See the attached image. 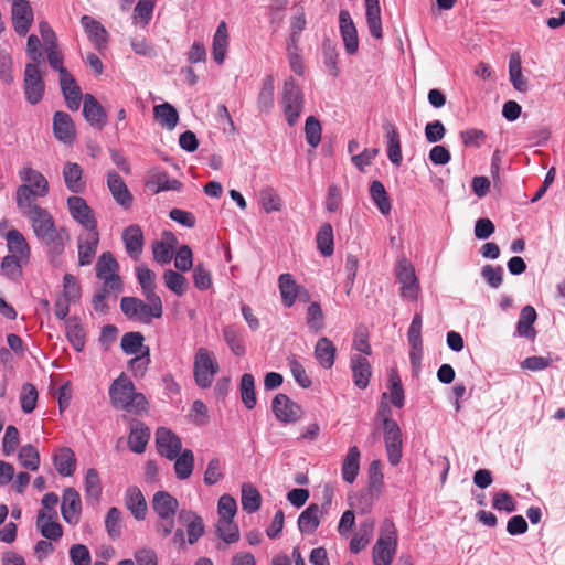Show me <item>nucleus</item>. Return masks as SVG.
<instances>
[{"mask_svg":"<svg viewBox=\"0 0 565 565\" xmlns=\"http://www.w3.org/2000/svg\"><path fill=\"white\" fill-rule=\"evenodd\" d=\"M275 102V83L273 76H267L259 92L257 104L262 113H269Z\"/></svg>","mask_w":565,"mask_h":565,"instance_id":"nucleus-51","label":"nucleus"},{"mask_svg":"<svg viewBox=\"0 0 565 565\" xmlns=\"http://www.w3.org/2000/svg\"><path fill=\"white\" fill-rule=\"evenodd\" d=\"M56 471L63 477H70L75 472L76 458L74 451L68 447L61 448L53 457Z\"/></svg>","mask_w":565,"mask_h":565,"instance_id":"nucleus-40","label":"nucleus"},{"mask_svg":"<svg viewBox=\"0 0 565 565\" xmlns=\"http://www.w3.org/2000/svg\"><path fill=\"white\" fill-rule=\"evenodd\" d=\"M259 202L266 213L278 212L281 209L280 198L270 186L260 190Z\"/></svg>","mask_w":565,"mask_h":565,"instance_id":"nucleus-58","label":"nucleus"},{"mask_svg":"<svg viewBox=\"0 0 565 565\" xmlns=\"http://www.w3.org/2000/svg\"><path fill=\"white\" fill-rule=\"evenodd\" d=\"M242 508L247 513H254L260 508L262 497L259 491L250 483L242 486Z\"/></svg>","mask_w":565,"mask_h":565,"instance_id":"nucleus-52","label":"nucleus"},{"mask_svg":"<svg viewBox=\"0 0 565 565\" xmlns=\"http://www.w3.org/2000/svg\"><path fill=\"white\" fill-rule=\"evenodd\" d=\"M82 501L79 493L74 488H66L62 495L61 512L65 522L75 525L79 521Z\"/></svg>","mask_w":565,"mask_h":565,"instance_id":"nucleus-19","label":"nucleus"},{"mask_svg":"<svg viewBox=\"0 0 565 565\" xmlns=\"http://www.w3.org/2000/svg\"><path fill=\"white\" fill-rule=\"evenodd\" d=\"M223 337L225 342L230 347L231 351L235 355L241 356L245 353V345L243 339L233 327H225L223 329Z\"/></svg>","mask_w":565,"mask_h":565,"instance_id":"nucleus-63","label":"nucleus"},{"mask_svg":"<svg viewBox=\"0 0 565 565\" xmlns=\"http://www.w3.org/2000/svg\"><path fill=\"white\" fill-rule=\"evenodd\" d=\"M53 132L57 140L71 143L75 138V126L67 113L56 111L53 116Z\"/></svg>","mask_w":565,"mask_h":565,"instance_id":"nucleus-27","label":"nucleus"},{"mask_svg":"<svg viewBox=\"0 0 565 565\" xmlns=\"http://www.w3.org/2000/svg\"><path fill=\"white\" fill-rule=\"evenodd\" d=\"M21 213L29 220L35 237L45 246L51 259L61 256L71 239L67 228L56 226L52 214L42 206Z\"/></svg>","mask_w":565,"mask_h":565,"instance_id":"nucleus-1","label":"nucleus"},{"mask_svg":"<svg viewBox=\"0 0 565 565\" xmlns=\"http://www.w3.org/2000/svg\"><path fill=\"white\" fill-rule=\"evenodd\" d=\"M23 88L25 99L31 105H36L42 100L45 84L39 65H35V63H28L25 65Z\"/></svg>","mask_w":565,"mask_h":565,"instance_id":"nucleus-10","label":"nucleus"},{"mask_svg":"<svg viewBox=\"0 0 565 565\" xmlns=\"http://www.w3.org/2000/svg\"><path fill=\"white\" fill-rule=\"evenodd\" d=\"M395 276L401 285V297L405 300L416 301L420 294V286L413 265L406 258L397 262Z\"/></svg>","mask_w":565,"mask_h":565,"instance_id":"nucleus-8","label":"nucleus"},{"mask_svg":"<svg viewBox=\"0 0 565 565\" xmlns=\"http://www.w3.org/2000/svg\"><path fill=\"white\" fill-rule=\"evenodd\" d=\"M122 241L127 254L135 260H138L143 250V232L137 224L129 225L122 231Z\"/></svg>","mask_w":565,"mask_h":565,"instance_id":"nucleus-22","label":"nucleus"},{"mask_svg":"<svg viewBox=\"0 0 565 565\" xmlns=\"http://www.w3.org/2000/svg\"><path fill=\"white\" fill-rule=\"evenodd\" d=\"M19 178L22 184L17 189L15 201L20 212L39 206L35 203L36 199L44 198L49 193L50 188L46 178L31 167L22 168L19 171Z\"/></svg>","mask_w":565,"mask_h":565,"instance_id":"nucleus-2","label":"nucleus"},{"mask_svg":"<svg viewBox=\"0 0 565 565\" xmlns=\"http://www.w3.org/2000/svg\"><path fill=\"white\" fill-rule=\"evenodd\" d=\"M383 130L386 138L387 157L393 164L398 167L402 163L403 157L397 128L393 122L386 121L383 124Z\"/></svg>","mask_w":565,"mask_h":565,"instance_id":"nucleus-29","label":"nucleus"},{"mask_svg":"<svg viewBox=\"0 0 565 565\" xmlns=\"http://www.w3.org/2000/svg\"><path fill=\"white\" fill-rule=\"evenodd\" d=\"M107 186L114 200L124 209H129L132 204V194L128 190L125 181L116 171H109L107 174Z\"/></svg>","mask_w":565,"mask_h":565,"instance_id":"nucleus-23","label":"nucleus"},{"mask_svg":"<svg viewBox=\"0 0 565 565\" xmlns=\"http://www.w3.org/2000/svg\"><path fill=\"white\" fill-rule=\"evenodd\" d=\"M339 29L347 53L350 55L356 53L359 49L358 31L348 10L339 12Z\"/></svg>","mask_w":565,"mask_h":565,"instance_id":"nucleus-18","label":"nucleus"},{"mask_svg":"<svg viewBox=\"0 0 565 565\" xmlns=\"http://www.w3.org/2000/svg\"><path fill=\"white\" fill-rule=\"evenodd\" d=\"M218 370V363L213 354L205 348H199L193 364V374L198 386L201 388L210 387Z\"/></svg>","mask_w":565,"mask_h":565,"instance_id":"nucleus-7","label":"nucleus"},{"mask_svg":"<svg viewBox=\"0 0 565 565\" xmlns=\"http://www.w3.org/2000/svg\"><path fill=\"white\" fill-rule=\"evenodd\" d=\"M154 119L166 129L173 130L179 121L178 110L169 103L153 107Z\"/></svg>","mask_w":565,"mask_h":565,"instance_id":"nucleus-41","label":"nucleus"},{"mask_svg":"<svg viewBox=\"0 0 565 565\" xmlns=\"http://www.w3.org/2000/svg\"><path fill=\"white\" fill-rule=\"evenodd\" d=\"M150 438V430L141 423L131 426L128 437V446L131 451L142 454Z\"/></svg>","mask_w":565,"mask_h":565,"instance_id":"nucleus-42","label":"nucleus"},{"mask_svg":"<svg viewBox=\"0 0 565 565\" xmlns=\"http://www.w3.org/2000/svg\"><path fill=\"white\" fill-rule=\"evenodd\" d=\"M143 341L145 338L140 332H127L121 338L120 347L125 354L138 355L147 348Z\"/></svg>","mask_w":565,"mask_h":565,"instance_id":"nucleus-49","label":"nucleus"},{"mask_svg":"<svg viewBox=\"0 0 565 565\" xmlns=\"http://www.w3.org/2000/svg\"><path fill=\"white\" fill-rule=\"evenodd\" d=\"M67 207L71 216L86 231L97 228V222L93 210L83 198L77 195L70 196L67 199Z\"/></svg>","mask_w":565,"mask_h":565,"instance_id":"nucleus-14","label":"nucleus"},{"mask_svg":"<svg viewBox=\"0 0 565 565\" xmlns=\"http://www.w3.org/2000/svg\"><path fill=\"white\" fill-rule=\"evenodd\" d=\"M66 337L72 347L81 352L85 345V333L81 324L75 319L66 322Z\"/></svg>","mask_w":565,"mask_h":565,"instance_id":"nucleus-57","label":"nucleus"},{"mask_svg":"<svg viewBox=\"0 0 565 565\" xmlns=\"http://www.w3.org/2000/svg\"><path fill=\"white\" fill-rule=\"evenodd\" d=\"M12 24L19 35H26L33 23V10L26 0H13Z\"/></svg>","mask_w":565,"mask_h":565,"instance_id":"nucleus-16","label":"nucleus"},{"mask_svg":"<svg viewBox=\"0 0 565 565\" xmlns=\"http://www.w3.org/2000/svg\"><path fill=\"white\" fill-rule=\"evenodd\" d=\"M156 446L158 452L169 460H173L182 452V443L179 436L166 427H160L156 431Z\"/></svg>","mask_w":565,"mask_h":565,"instance_id":"nucleus-13","label":"nucleus"},{"mask_svg":"<svg viewBox=\"0 0 565 565\" xmlns=\"http://www.w3.org/2000/svg\"><path fill=\"white\" fill-rule=\"evenodd\" d=\"M152 507L159 519H173L179 508V502L169 492L158 491L153 495Z\"/></svg>","mask_w":565,"mask_h":565,"instance_id":"nucleus-30","label":"nucleus"},{"mask_svg":"<svg viewBox=\"0 0 565 565\" xmlns=\"http://www.w3.org/2000/svg\"><path fill=\"white\" fill-rule=\"evenodd\" d=\"M58 81L67 108L73 111L78 110L82 100V90L76 79L70 72H63V74L58 76Z\"/></svg>","mask_w":565,"mask_h":565,"instance_id":"nucleus-20","label":"nucleus"},{"mask_svg":"<svg viewBox=\"0 0 565 565\" xmlns=\"http://www.w3.org/2000/svg\"><path fill=\"white\" fill-rule=\"evenodd\" d=\"M36 527L41 534L52 541H57L63 535V529L60 523L53 520V515L40 510L36 518Z\"/></svg>","mask_w":565,"mask_h":565,"instance_id":"nucleus-37","label":"nucleus"},{"mask_svg":"<svg viewBox=\"0 0 565 565\" xmlns=\"http://www.w3.org/2000/svg\"><path fill=\"white\" fill-rule=\"evenodd\" d=\"M217 532L222 540L227 544L235 543L239 539L238 526L233 522V520L218 519Z\"/></svg>","mask_w":565,"mask_h":565,"instance_id":"nucleus-62","label":"nucleus"},{"mask_svg":"<svg viewBox=\"0 0 565 565\" xmlns=\"http://www.w3.org/2000/svg\"><path fill=\"white\" fill-rule=\"evenodd\" d=\"M398 535L394 522L385 519L372 548L373 565H391L397 551Z\"/></svg>","mask_w":565,"mask_h":565,"instance_id":"nucleus-5","label":"nucleus"},{"mask_svg":"<svg viewBox=\"0 0 565 565\" xmlns=\"http://www.w3.org/2000/svg\"><path fill=\"white\" fill-rule=\"evenodd\" d=\"M361 451L356 446H351L342 461L341 476L347 483H353L360 471Z\"/></svg>","mask_w":565,"mask_h":565,"instance_id":"nucleus-34","label":"nucleus"},{"mask_svg":"<svg viewBox=\"0 0 565 565\" xmlns=\"http://www.w3.org/2000/svg\"><path fill=\"white\" fill-rule=\"evenodd\" d=\"M509 79L518 92H527L529 81L522 73V61L518 52L512 53L509 58Z\"/></svg>","mask_w":565,"mask_h":565,"instance_id":"nucleus-38","label":"nucleus"},{"mask_svg":"<svg viewBox=\"0 0 565 565\" xmlns=\"http://www.w3.org/2000/svg\"><path fill=\"white\" fill-rule=\"evenodd\" d=\"M99 243L97 228L87 230L78 236V264L88 266L93 263Z\"/></svg>","mask_w":565,"mask_h":565,"instance_id":"nucleus-17","label":"nucleus"},{"mask_svg":"<svg viewBox=\"0 0 565 565\" xmlns=\"http://www.w3.org/2000/svg\"><path fill=\"white\" fill-rule=\"evenodd\" d=\"M370 196L383 215H388L391 213V201L382 182L375 180L371 183Z\"/></svg>","mask_w":565,"mask_h":565,"instance_id":"nucleus-47","label":"nucleus"},{"mask_svg":"<svg viewBox=\"0 0 565 565\" xmlns=\"http://www.w3.org/2000/svg\"><path fill=\"white\" fill-rule=\"evenodd\" d=\"M63 179L66 188L73 193H82L85 190L83 169L78 163L66 162L63 167Z\"/></svg>","mask_w":565,"mask_h":565,"instance_id":"nucleus-36","label":"nucleus"},{"mask_svg":"<svg viewBox=\"0 0 565 565\" xmlns=\"http://www.w3.org/2000/svg\"><path fill=\"white\" fill-rule=\"evenodd\" d=\"M536 319V311L531 306H525L519 317L518 321V332L522 337H531L534 334V330L532 328V324L534 323Z\"/></svg>","mask_w":565,"mask_h":565,"instance_id":"nucleus-56","label":"nucleus"},{"mask_svg":"<svg viewBox=\"0 0 565 565\" xmlns=\"http://www.w3.org/2000/svg\"><path fill=\"white\" fill-rule=\"evenodd\" d=\"M102 494V482L96 469L89 468L85 475V495L86 500L97 503Z\"/></svg>","mask_w":565,"mask_h":565,"instance_id":"nucleus-48","label":"nucleus"},{"mask_svg":"<svg viewBox=\"0 0 565 565\" xmlns=\"http://www.w3.org/2000/svg\"><path fill=\"white\" fill-rule=\"evenodd\" d=\"M83 100V116L86 121L96 128L104 127L107 116L98 100L90 94H86Z\"/></svg>","mask_w":565,"mask_h":565,"instance_id":"nucleus-26","label":"nucleus"},{"mask_svg":"<svg viewBox=\"0 0 565 565\" xmlns=\"http://www.w3.org/2000/svg\"><path fill=\"white\" fill-rule=\"evenodd\" d=\"M321 131H322L321 125L316 117L310 116L306 119V124H305L306 140L312 148H317L318 145L320 143Z\"/></svg>","mask_w":565,"mask_h":565,"instance_id":"nucleus-64","label":"nucleus"},{"mask_svg":"<svg viewBox=\"0 0 565 565\" xmlns=\"http://www.w3.org/2000/svg\"><path fill=\"white\" fill-rule=\"evenodd\" d=\"M353 383L361 390L367 387L372 375L371 364L365 356L352 355L350 360Z\"/></svg>","mask_w":565,"mask_h":565,"instance_id":"nucleus-31","label":"nucleus"},{"mask_svg":"<svg viewBox=\"0 0 565 565\" xmlns=\"http://www.w3.org/2000/svg\"><path fill=\"white\" fill-rule=\"evenodd\" d=\"M147 301L136 297H122L120 309L122 313L131 320L142 323H150L152 319L162 317L163 307L160 297L145 296Z\"/></svg>","mask_w":565,"mask_h":565,"instance_id":"nucleus-4","label":"nucleus"},{"mask_svg":"<svg viewBox=\"0 0 565 565\" xmlns=\"http://www.w3.org/2000/svg\"><path fill=\"white\" fill-rule=\"evenodd\" d=\"M174 460V472L179 480H186L194 469V455L191 449H183Z\"/></svg>","mask_w":565,"mask_h":565,"instance_id":"nucleus-46","label":"nucleus"},{"mask_svg":"<svg viewBox=\"0 0 565 565\" xmlns=\"http://www.w3.org/2000/svg\"><path fill=\"white\" fill-rule=\"evenodd\" d=\"M177 243V237L171 232H164L162 239L152 243L153 259L160 265L169 264L173 258Z\"/></svg>","mask_w":565,"mask_h":565,"instance_id":"nucleus-24","label":"nucleus"},{"mask_svg":"<svg viewBox=\"0 0 565 565\" xmlns=\"http://www.w3.org/2000/svg\"><path fill=\"white\" fill-rule=\"evenodd\" d=\"M306 322L308 328L315 333L324 328V316L320 303L311 302L307 309Z\"/></svg>","mask_w":565,"mask_h":565,"instance_id":"nucleus-60","label":"nucleus"},{"mask_svg":"<svg viewBox=\"0 0 565 565\" xmlns=\"http://www.w3.org/2000/svg\"><path fill=\"white\" fill-rule=\"evenodd\" d=\"M313 354L319 365L329 370L334 364L337 348L329 338L322 337L317 341Z\"/></svg>","mask_w":565,"mask_h":565,"instance_id":"nucleus-35","label":"nucleus"},{"mask_svg":"<svg viewBox=\"0 0 565 565\" xmlns=\"http://www.w3.org/2000/svg\"><path fill=\"white\" fill-rule=\"evenodd\" d=\"M163 280L167 288L178 296H182L186 290V278L178 271L167 269L163 273Z\"/></svg>","mask_w":565,"mask_h":565,"instance_id":"nucleus-59","label":"nucleus"},{"mask_svg":"<svg viewBox=\"0 0 565 565\" xmlns=\"http://www.w3.org/2000/svg\"><path fill=\"white\" fill-rule=\"evenodd\" d=\"M366 22L370 33L375 39L382 38V21L379 0H365Z\"/></svg>","mask_w":565,"mask_h":565,"instance_id":"nucleus-43","label":"nucleus"},{"mask_svg":"<svg viewBox=\"0 0 565 565\" xmlns=\"http://www.w3.org/2000/svg\"><path fill=\"white\" fill-rule=\"evenodd\" d=\"M119 264L109 253H103L96 263V276L103 280L106 290L121 291L122 284L118 275Z\"/></svg>","mask_w":565,"mask_h":565,"instance_id":"nucleus-9","label":"nucleus"},{"mask_svg":"<svg viewBox=\"0 0 565 565\" xmlns=\"http://www.w3.org/2000/svg\"><path fill=\"white\" fill-rule=\"evenodd\" d=\"M81 25L96 50L102 51L106 49L108 43V32L99 21L89 15H83L81 18Z\"/></svg>","mask_w":565,"mask_h":565,"instance_id":"nucleus-21","label":"nucleus"},{"mask_svg":"<svg viewBox=\"0 0 565 565\" xmlns=\"http://www.w3.org/2000/svg\"><path fill=\"white\" fill-rule=\"evenodd\" d=\"M230 45L227 24L221 21L216 28L212 41V56L216 64L222 65L225 61Z\"/></svg>","mask_w":565,"mask_h":565,"instance_id":"nucleus-28","label":"nucleus"},{"mask_svg":"<svg viewBox=\"0 0 565 565\" xmlns=\"http://www.w3.org/2000/svg\"><path fill=\"white\" fill-rule=\"evenodd\" d=\"M20 402L23 413L30 414L35 409L38 402V390L33 384L25 383L22 386Z\"/></svg>","mask_w":565,"mask_h":565,"instance_id":"nucleus-61","label":"nucleus"},{"mask_svg":"<svg viewBox=\"0 0 565 565\" xmlns=\"http://www.w3.org/2000/svg\"><path fill=\"white\" fill-rule=\"evenodd\" d=\"M22 467L35 471L40 466V455L36 448L30 444L22 446L18 454Z\"/></svg>","mask_w":565,"mask_h":565,"instance_id":"nucleus-55","label":"nucleus"},{"mask_svg":"<svg viewBox=\"0 0 565 565\" xmlns=\"http://www.w3.org/2000/svg\"><path fill=\"white\" fill-rule=\"evenodd\" d=\"M136 275L143 296L159 297L156 294V275L151 269L146 266H139L136 268Z\"/></svg>","mask_w":565,"mask_h":565,"instance_id":"nucleus-54","label":"nucleus"},{"mask_svg":"<svg viewBox=\"0 0 565 565\" xmlns=\"http://www.w3.org/2000/svg\"><path fill=\"white\" fill-rule=\"evenodd\" d=\"M281 103L287 122L289 126L296 125L302 111L305 98L301 88L292 77L284 83Z\"/></svg>","mask_w":565,"mask_h":565,"instance_id":"nucleus-6","label":"nucleus"},{"mask_svg":"<svg viewBox=\"0 0 565 565\" xmlns=\"http://www.w3.org/2000/svg\"><path fill=\"white\" fill-rule=\"evenodd\" d=\"M271 411L277 420L284 424L298 422L302 416V408L286 394H277L271 402Z\"/></svg>","mask_w":565,"mask_h":565,"instance_id":"nucleus-11","label":"nucleus"},{"mask_svg":"<svg viewBox=\"0 0 565 565\" xmlns=\"http://www.w3.org/2000/svg\"><path fill=\"white\" fill-rule=\"evenodd\" d=\"M278 288L281 297V302L286 308H291L298 298L306 296L310 298L308 290L297 284L291 274L285 273L278 277Z\"/></svg>","mask_w":565,"mask_h":565,"instance_id":"nucleus-12","label":"nucleus"},{"mask_svg":"<svg viewBox=\"0 0 565 565\" xmlns=\"http://www.w3.org/2000/svg\"><path fill=\"white\" fill-rule=\"evenodd\" d=\"M29 263V259H20L13 255H7L2 258L0 269L1 274L12 281H18L22 277V268Z\"/></svg>","mask_w":565,"mask_h":565,"instance_id":"nucleus-44","label":"nucleus"},{"mask_svg":"<svg viewBox=\"0 0 565 565\" xmlns=\"http://www.w3.org/2000/svg\"><path fill=\"white\" fill-rule=\"evenodd\" d=\"M387 388L388 393L384 392L382 395V399H386L387 397H390L391 403L395 407L402 408L405 403V395L401 377L397 371L394 369L391 370L388 373Z\"/></svg>","mask_w":565,"mask_h":565,"instance_id":"nucleus-39","label":"nucleus"},{"mask_svg":"<svg viewBox=\"0 0 565 565\" xmlns=\"http://www.w3.org/2000/svg\"><path fill=\"white\" fill-rule=\"evenodd\" d=\"M180 519L188 522L186 532L188 541L190 544H194L204 534V524L201 516L191 511H182Z\"/></svg>","mask_w":565,"mask_h":565,"instance_id":"nucleus-45","label":"nucleus"},{"mask_svg":"<svg viewBox=\"0 0 565 565\" xmlns=\"http://www.w3.org/2000/svg\"><path fill=\"white\" fill-rule=\"evenodd\" d=\"M125 505L137 520H145L147 502L138 487H129L125 492Z\"/></svg>","mask_w":565,"mask_h":565,"instance_id":"nucleus-32","label":"nucleus"},{"mask_svg":"<svg viewBox=\"0 0 565 565\" xmlns=\"http://www.w3.org/2000/svg\"><path fill=\"white\" fill-rule=\"evenodd\" d=\"M146 186L153 193L162 191H179L182 183L175 179H170L168 173L160 170H151L146 179Z\"/></svg>","mask_w":565,"mask_h":565,"instance_id":"nucleus-25","label":"nucleus"},{"mask_svg":"<svg viewBox=\"0 0 565 565\" xmlns=\"http://www.w3.org/2000/svg\"><path fill=\"white\" fill-rule=\"evenodd\" d=\"M317 248L319 252L324 256L329 257L333 254V228L331 224L324 223L321 225L320 230L318 231L317 237Z\"/></svg>","mask_w":565,"mask_h":565,"instance_id":"nucleus-53","label":"nucleus"},{"mask_svg":"<svg viewBox=\"0 0 565 565\" xmlns=\"http://www.w3.org/2000/svg\"><path fill=\"white\" fill-rule=\"evenodd\" d=\"M239 392L243 404L246 408L253 409L257 399L255 394V379L250 373H245L241 377Z\"/></svg>","mask_w":565,"mask_h":565,"instance_id":"nucleus-50","label":"nucleus"},{"mask_svg":"<svg viewBox=\"0 0 565 565\" xmlns=\"http://www.w3.org/2000/svg\"><path fill=\"white\" fill-rule=\"evenodd\" d=\"M6 226V222L0 223V234L6 239L7 248L9 254L19 257L20 259H30L31 250L30 246L18 230L10 228L7 232H3Z\"/></svg>","mask_w":565,"mask_h":565,"instance_id":"nucleus-15","label":"nucleus"},{"mask_svg":"<svg viewBox=\"0 0 565 565\" xmlns=\"http://www.w3.org/2000/svg\"><path fill=\"white\" fill-rule=\"evenodd\" d=\"M322 509L316 503L308 505L298 518V529L302 534H312L320 524Z\"/></svg>","mask_w":565,"mask_h":565,"instance_id":"nucleus-33","label":"nucleus"},{"mask_svg":"<svg viewBox=\"0 0 565 565\" xmlns=\"http://www.w3.org/2000/svg\"><path fill=\"white\" fill-rule=\"evenodd\" d=\"M109 397L115 408L131 414H140L147 408V399L143 394L136 392L134 383L121 374L109 387Z\"/></svg>","mask_w":565,"mask_h":565,"instance_id":"nucleus-3","label":"nucleus"}]
</instances>
